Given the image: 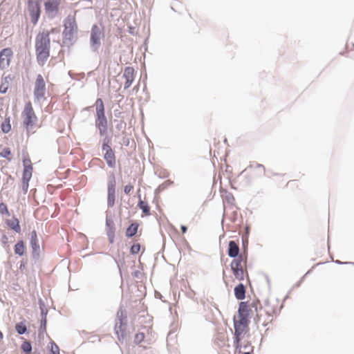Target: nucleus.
<instances>
[{"label":"nucleus","instance_id":"473e14b6","mask_svg":"<svg viewBox=\"0 0 354 354\" xmlns=\"http://www.w3.org/2000/svg\"><path fill=\"white\" fill-rule=\"evenodd\" d=\"M140 250V245L139 243L133 244L130 250V252L133 254H138Z\"/></svg>","mask_w":354,"mask_h":354},{"label":"nucleus","instance_id":"7c9ffc66","mask_svg":"<svg viewBox=\"0 0 354 354\" xmlns=\"http://www.w3.org/2000/svg\"><path fill=\"white\" fill-rule=\"evenodd\" d=\"M50 353L51 354H59V348L54 342H50Z\"/></svg>","mask_w":354,"mask_h":354},{"label":"nucleus","instance_id":"393cba45","mask_svg":"<svg viewBox=\"0 0 354 354\" xmlns=\"http://www.w3.org/2000/svg\"><path fill=\"white\" fill-rule=\"evenodd\" d=\"M30 245L34 251H37L39 249V245L37 239V233L33 231L31 234Z\"/></svg>","mask_w":354,"mask_h":354},{"label":"nucleus","instance_id":"b1692460","mask_svg":"<svg viewBox=\"0 0 354 354\" xmlns=\"http://www.w3.org/2000/svg\"><path fill=\"white\" fill-rule=\"evenodd\" d=\"M138 229V224L136 223H132L127 229L126 236H128V237H132L133 236H134L137 233Z\"/></svg>","mask_w":354,"mask_h":354},{"label":"nucleus","instance_id":"7ed1b4c3","mask_svg":"<svg viewBox=\"0 0 354 354\" xmlns=\"http://www.w3.org/2000/svg\"><path fill=\"white\" fill-rule=\"evenodd\" d=\"M250 320L245 319L244 318L239 317L238 316L234 318V346L236 351L239 353L241 352V342L243 336L248 333L249 330Z\"/></svg>","mask_w":354,"mask_h":354},{"label":"nucleus","instance_id":"4be33fe9","mask_svg":"<svg viewBox=\"0 0 354 354\" xmlns=\"http://www.w3.org/2000/svg\"><path fill=\"white\" fill-rule=\"evenodd\" d=\"M1 129L4 133H8L11 131L10 118L7 117L1 124Z\"/></svg>","mask_w":354,"mask_h":354},{"label":"nucleus","instance_id":"c85d7f7f","mask_svg":"<svg viewBox=\"0 0 354 354\" xmlns=\"http://www.w3.org/2000/svg\"><path fill=\"white\" fill-rule=\"evenodd\" d=\"M21 349L26 353H29L32 351V346L28 341H25L21 344Z\"/></svg>","mask_w":354,"mask_h":354},{"label":"nucleus","instance_id":"c756f323","mask_svg":"<svg viewBox=\"0 0 354 354\" xmlns=\"http://www.w3.org/2000/svg\"><path fill=\"white\" fill-rule=\"evenodd\" d=\"M0 214L2 215H10L6 204L3 202L0 203Z\"/></svg>","mask_w":354,"mask_h":354},{"label":"nucleus","instance_id":"c9c22d12","mask_svg":"<svg viewBox=\"0 0 354 354\" xmlns=\"http://www.w3.org/2000/svg\"><path fill=\"white\" fill-rule=\"evenodd\" d=\"M30 180H22V187L25 192L28 191Z\"/></svg>","mask_w":354,"mask_h":354},{"label":"nucleus","instance_id":"9b49d317","mask_svg":"<svg viewBox=\"0 0 354 354\" xmlns=\"http://www.w3.org/2000/svg\"><path fill=\"white\" fill-rule=\"evenodd\" d=\"M77 31V26L75 19L68 17L64 24V34L65 37L71 39Z\"/></svg>","mask_w":354,"mask_h":354},{"label":"nucleus","instance_id":"5701e85b","mask_svg":"<svg viewBox=\"0 0 354 354\" xmlns=\"http://www.w3.org/2000/svg\"><path fill=\"white\" fill-rule=\"evenodd\" d=\"M0 156L6 158L8 161L12 160V153L9 147H4L0 151Z\"/></svg>","mask_w":354,"mask_h":354},{"label":"nucleus","instance_id":"a211bd4d","mask_svg":"<svg viewBox=\"0 0 354 354\" xmlns=\"http://www.w3.org/2000/svg\"><path fill=\"white\" fill-rule=\"evenodd\" d=\"M250 169L252 170L253 174H257L258 176H262L265 175L266 169L265 167L260 164H256L254 165H251Z\"/></svg>","mask_w":354,"mask_h":354},{"label":"nucleus","instance_id":"ea45409f","mask_svg":"<svg viewBox=\"0 0 354 354\" xmlns=\"http://www.w3.org/2000/svg\"><path fill=\"white\" fill-rule=\"evenodd\" d=\"M223 279H224V281H225V284L228 285L229 284V280L225 276L223 277Z\"/></svg>","mask_w":354,"mask_h":354},{"label":"nucleus","instance_id":"4468645a","mask_svg":"<svg viewBox=\"0 0 354 354\" xmlns=\"http://www.w3.org/2000/svg\"><path fill=\"white\" fill-rule=\"evenodd\" d=\"M61 0H44V7L47 12H53L58 10Z\"/></svg>","mask_w":354,"mask_h":354},{"label":"nucleus","instance_id":"79ce46f5","mask_svg":"<svg viewBox=\"0 0 354 354\" xmlns=\"http://www.w3.org/2000/svg\"><path fill=\"white\" fill-rule=\"evenodd\" d=\"M243 354H251V353L249 351H248V352L243 353Z\"/></svg>","mask_w":354,"mask_h":354},{"label":"nucleus","instance_id":"bb28decb","mask_svg":"<svg viewBox=\"0 0 354 354\" xmlns=\"http://www.w3.org/2000/svg\"><path fill=\"white\" fill-rule=\"evenodd\" d=\"M15 329L19 335L25 333L27 330L25 321L17 324L15 326Z\"/></svg>","mask_w":354,"mask_h":354},{"label":"nucleus","instance_id":"2f4dec72","mask_svg":"<svg viewBox=\"0 0 354 354\" xmlns=\"http://www.w3.org/2000/svg\"><path fill=\"white\" fill-rule=\"evenodd\" d=\"M145 339V334L143 333H138L135 335L134 341L136 344L141 343Z\"/></svg>","mask_w":354,"mask_h":354},{"label":"nucleus","instance_id":"412c9836","mask_svg":"<svg viewBox=\"0 0 354 354\" xmlns=\"http://www.w3.org/2000/svg\"><path fill=\"white\" fill-rule=\"evenodd\" d=\"M91 41L93 45L100 43V32L96 26H95L91 30Z\"/></svg>","mask_w":354,"mask_h":354},{"label":"nucleus","instance_id":"f704fd0d","mask_svg":"<svg viewBox=\"0 0 354 354\" xmlns=\"http://www.w3.org/2000/svg\"><path fill=\"white\" fill-rule=\"evenodd\" d=\"M133 189V186L129 184L124 186V192L126 194H129Z\"/></svg>","mask_w":354,"mask_h":354},{"label":"nucleus","instance_id":"f03ea898","mask_svg":"<svg viewBox=\"0 0 354 354\" xmlns=\"http://www.w3.org/2000/svg\"><path fill=\"white\" fill-rule=\"evenodd\" d=\"M50 32L44 31L39 34L36 38L35 48L37 61L41 66H44L50 55Z\"/></svg>","mask_w":354,"mask_h":354},{"label":"nucleus","instance_id":"f8f14e48","mask_svg":"<svg viewBox=\"0 0 354 354\" xmlns=\"http://www.w3.org/2000/svg\"><path fill=\"white\" fill-rule=\"evenodd\" d=\"M102 150L105 151L104 158L110 167L115 165V156L111 147L107 144H103Z\"/></svg>","mask_w":354,"mask_h":354},{"label":"nucleus","instance_id":"f3484780","mask_svg":"<svg viewBox=\"0 0 354 354\" xmlns=\"http://www.w3.org/2000/svg\"><path fill=\"white\" fill-rule=\"evenodd\" d=\"M239 252V245L233 241H230L229 243L228 255L230 257H237Z\"/></svg>","mask_w":354,"mask_h":354},{"label":"nucleus","instance_id":"39448f33","mask_svg":"<svg viewBox=\"0 0 354 354\" xmlns=\"http://www.w3.org/2000/svg\"><path fill=\"white\" fill-rule=\"evenodd\" d=\"M96 110L95 126L100 131V134L103 136L106 133L108 129V122L105 115L104 105L101 98L96 100L95 102Z\"/></svg>","mask_w":354,"mask_h":354},{"label":"nucleus","instance_id":"2eb2a0df","mask_svg":"<svg viewBox=\"0 0 354 354\" xmlns=\"http://www.w3.org/2000/svg\"><path fill=\"white\" fill-rule=\"evenodd\" d=\"M126 323L122 319H120L119 323H116L115 326V332L119 340L124 339L125 336Z\"/></svg>","mask_w":354,"mask_h":354},{"label":"nucleus","instance_id":"423d86ee","mask_svg":"<svg viewBox=\"0 0 354 354\" xmlns=\"http://www.w3.org/2000/svg\"><path fill=\"white\" fill-rule=\"evenodd\" d=\"M230 269L234 277V280L241 281L245 277H248L247 269V261L241 255L232 261Z\"/></svg>","mask_w":354,"mask_h":354},{"label":"nucleus","instance_id":"0eeeda50","mask_svg":"<svg viewBox=\"0 0 354 354\" xmlns=\"http://www.w3.org/2000/svg\"><path fill=\"white\" fill-rule=\"evenodd\" d=\"M23 124L28 133L31 132L32 127L35 124L37 117L36 116L32 103L28 102L26 104L22 112Z\"/></svg>","mask_w":354,"mask_h":354},{"label":"nucleus","instance_id":"20e7f679","mask_svg":"<svg viewBox=\"0 0 354 354\" xmlns=\"http://www.w3.org/2000/svg\"><path fill=\"white\" fill-rule=\"evenodd\" d=\"M260 303L259 301H241L239 304L237 316L245 319L250 320L256 314V322H257V313L259 310Z\"/></svg>","mask_w":354,"mask_h":354},{"label":"nucleus","instance_id":"aec40b11","mask_svg":"<svg viewBox=\"0 0 354 354\" xmlns=\"http://www.w3.org/2000/svg\"><path fill=\"white\" fill-rule=\"evenodd\" d=\"M26 245L24 244V242L23 241H18L14 248L15 253L17 255L22 256L26 252Z\"/></svg>","mask_w":354,"mask_h":354},{"label":"nucleus","instance_id":"f257e3e1","mask_svg":"<svg viewBox=\"0 0 354 354\" xmlns=\"http://www.w3.org/2000/svg\"><path fill=\"white\" fill-rule=\"evenodd\" d=\"M281 306L279 301L274 299H268L265 301L263 306H259L257 313V323L266 326L272 321L274 315L279 312Z\"/></svg>","mask_w":354,"mask_h":354},{"label":"nucleus","instance_id":"6ab92c4d","mask_svg":"<svg viewBox=\"0 0 354 354\" xmlns=\"http://www.w3.org/2000/svg\"><path fill=\"white\" fill-rule=\"evenodd\" d=\"M7 225L16 232L19 233L21 232V227L19 225V221L17 218H12L6 221Z\"/></svg>","mask_w":354,"mask_h":354},{"label":"nucleus","instance_id":"9d476101","mask_svg":"<svg viewBox=\"0 0 354 354\" xmlns=\"http://www.w3.org/2000/svg\"><path fill=\"white\" fill-rule=\"evenodd\" d=\"M13 51L10 48H5L0 51V68L6 69L9 67Z\"/></svg>","mask_w":354,"mask_h":354},{"label":"nucleus","instance_id":"72a5a7b5","mask_svg":"<svg viewBox=\"0 0 354 354\" xmlns=\"http://www.w3.org/2000/svg\"><path fill=\"white\" fill-rule=\"evenodd\" d=\"M24 168L32 167V162L30 158H24L23 160Z\"/></svg>","mask_w":354,"mask_h":354},{"label":"nucleus","instance_id":"1a4fd4ad","mask_svg":"<svg viewBox=\"0 0 354 354\" xmlns=\"http://www.w3.org/2000/svg\"><path fill=\"white\" fill-rule=\"evenodd\" d=\"M46 93V83L43 76L37 75L34 86V95L37 99L44 97Z\"/></svg>","mask_w":354,"mask_h":354},{"label":"nucleus","instance_id":"58836bf2","mask_svg":"<svg viewBox=\"0 0 354 354\" xmlns=\"http://www.w3.org/2000/svg\"><path fill=\"white\" fill-rule=\"evenodd\" d=\"M181 230H182L183 234H185V233L187 232V228L186 226L182 225L181 226Z\"/></svg>","mask_w":354,"mask_h":354},{"label":"nucleus","instance_id":"4c0bfd02","mask_svg":"<svg viewBox=\"0 0 354 354\" xmlns=\"http://www.w3.org/2000/svg\"><path fill=\"white\" fill-rule=\"evenodd\" d=\"M290 186H297V182L296 180H290L288 183Z\"/></svg>","mask_w":354,"mask_h":354},{"label":"nucleus","instance_id":"cd10ccee","mask_svg":"<svg viewBox=\"0 0 354 354\" xmlns=\"http://www.w3.org/2000/svg\"><path fill=\"white\" fill-rule=\"evenodd\" d=\"M33 168H24L22 180H30L32 177Z\"/></svg>","mask_w":354,"mask_h":354},{"label":"nucleus","instance_id":"a878e982","mask_svg":"<svg viewBox=\"0 0 354 354\" xmlns=\"http://www.w3.org/2000/svg\"><path fill=\"white\" fill-rule=\"evenodd\" d=\"M138 206L139 207L140 209H142L143 214L145 216H149L151 214L150 207L148 205L147 203H146L142 200H140V201L138 202Z\"/></svg>","mask_w":354,"mask_h":354},{"label":"nucleus","instance_id":"ddd939ff","mask_svg":"<svg viewBox=\"0 0 354 354\" xmlns=\"http://www.w3.org/2000/svg\"><path fill=\"white\" fill-rule=\"evenodd\" d=\"M123 77L125 79L124 88H129L134 80V69L132 67H127Z\"/></svg>","mask_w":354,"mask_h":354},{"label":"nucleus","instance_id":"dca6fc26","mask_svg":"<svg viewBox=\"0 0 354 354\" xmlns=\"http://www.w3.org/2000/svg\"><path fill=\"white\" fill-rule=\"evenodd\" d=\"M234 295L235 297L239 300H243L245 297V287L242 284L239 283L234 288Z\"/></svg>","mask_w":354,"mask_h":354},{"label":"nucleus","instance_id":"a19ab883","mask_svg":"<svg viewBox=\"0 0 354 354\" xmlns=\"http://www.w3.org/2000/svg\"><path fill=\"white\" fill-rule=\"evenodd\" d=\"M3 337V333L0 331V340H1Z\"/></svg>","mask_w":354,"mask_h":354},{"label":"nucleus","instance_id":"6e6552de","mask_svg":"<svg viewBox=\"0 0 354 354\" xmlns=\"http://www.w3.org/2000/svg\"><path fill=\"white\" fill-rule=\"evenodd\" d=\"M115 186L116 181L115 177L113 174L109 176L108 186H107V202L109 207H113L115 200Z\"/></svg>","mask_w":354,"mask_h":354},{"label":"nucleus","instance_id":"e433bc0d","mask_svg":"<svg viewBox=\"0 0 354 354\" xmlns=\"http://www.w3.org/2000/svg\"><path fill=\"white\" fill-rule=\"evenodd\" d=\"M8 86L4 84H1L0 86V92L2 93H5L7 91Z\"/></svg>","mask_w":354,"mask_h":354}]
</instances>
